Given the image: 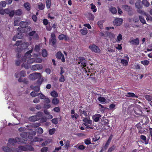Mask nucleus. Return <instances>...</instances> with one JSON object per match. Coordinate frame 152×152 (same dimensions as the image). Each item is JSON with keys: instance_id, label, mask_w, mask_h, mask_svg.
I'll use <instances>...</instances> for the list:
<instances>
[{"instance_id": "f257e3e1", "label": "nucleus", "mask_w": 152, "mask_h": 152, "mask_svg": "<svg viewBox=\"0 0 152 152\" xmlns=\"http://www.w3.org/2000/svg\"><path fill=\"white\" fill-rule=\"evenodd\" d=\"M23 136H22L23 138L22 139H20L18 137H16L15 139H10L9 140V142L7 143L8 146L10 147V145H14L17 142L18 143H26L27 141L29 139L31 142H36L38 141L37 138H34L32 140L33 138V137L31 135H30L29 133H24L23 134Z\"/></svg>"}, {"instance_id": "f03ea898", "label": "nucleus", "mask_w": 152, "mask_h": 152, "mask_svg": "<svg viewBox=\"0 0 152 152\" xmlns=\"http://www.w3.org/2000/svg\"><path fill=\"white\" fill-rule=\"evenodd\" d=\"M53 118L52 115L49 114L48 118L43 115V113L41 112H39V121L40 122H45L47 121V119H51Z\"/></svg>"}, {"instance_id": "7ed1b4c3", "label": "nucleus", "mask_w": 152, "mask_h": 152, "mask_svg": "<svg viewBox=\"0 0 152 152\" xmlns=\"http://www.w3.org/2000/svg\"><path fill=\"white\" fill-rule=\"evenodd\" d=\"M57 40L56 39V36L54 33H51V37L49 39V44L54 48L56 47V43Z\"/></svg>"}, {"instance_id": "20e7f679", "label": "nucleus", "mask_w": 152, "mask_h": 152, "mask_svg": "<svg viewBox=\"0 0 152 152\" xmlns=\"http://www.w3.org/2000/svg\"><path fill=\"white\" fill-rule=\"evenodd\" d=\"M83 121L84 122V124L86 126L87 128H89L91 129H92V128L89 127V126L92 124V121L89 118H84Z\"/></svg>"}, {"instance_id": "39448f33", "label": "nucleus", "mask_w": 152, "mask_h": 152, "mask_svg": "<svg viewBox=\"0 0 152 152\" xmlns=\"http://www.w3.org/2000/svg\"><path fill=\"white\" fill-rule=\"evenodd\" d=\"M132 38L131 37L129 41V42L132 45H139L140 41L138 38H136L134 39H132Z\"/></svg>"}, {"instance_id": "423d86ee", "label": "nucleus", "mask_w": 152, "mask_h": 152, "mask_svg": "<svg viewBox=\"0 0 152 152\" xmlns=\"http://www.w3.org/2000/svg\"><path fill=\"white\" fill-rule=\"evenodd\" d=\"M18 150H22L23 151H26L27 150L33 151L34 150L33 148L31 146L26 145V147H24L22 146H20L18 147Z\"/></svg>"}, {"instance_id": "0eeeda50", "label": "nucleus", "mask_w": 152, "mask_h": 152, "mask_svg": "<svg viewBox=\"0 0 152 152\" xmlns=\"http://www.w3.org/2000/svg\"><path fill=\"white\" fill-rule=\"evenodd\" d=\"M89 48L92 51L95 53H99L100 51L99 48L95 44H93L90 45Z\"/></svg>"}, {"instance_id": "6e6552de", "label": "nucleus", "mask_w": 152, "mask_h": 152, "mask_svg": "<svg viewBox=\"0 0 152 152\" xmlns=\"http://www.w3.org/2000/svg\"><path fill=\"white\" fill-rule=\"evenodd\" d=\"M122 8L124 10L128 12L130 15H132V8L127 5H124L122 6Z\"/></svg>"}, {"instance_id": "1a4fd4ad", "label": "nucleus", "mask_w": 152, "mask_h": 152, "mask_svg": "<svg viewBox=\"0 0 152 152\" xmlns=\"http://www.w3.org/2000/svg\"><path fill=\"white\" fill-rule=\"evenodd\" d=\"M123 19L120 18H117L115 19L113 21V24L115 26H120L123 23Z\"/></svg>"}, {"instance_id": "9d476101", "label": "nucleus", "mask_w": 152, "mask_h": 152, "mask_svg": "<svg viewBox=\"0 0 152 152\" xmlns=\"http://www.w3.org/2000/svg\"><path fill=\"white\" fill-rule=\"evenodd\" d=\"M56 58L58 59H60L61 58V60L62 62H65V61L64 56L60 51L56 53Z\"/></svg>"}, {"instance_id": "9b49d317", "label": "nucleus", "mask_w": 152, "mask_h": 152, "mask_svg": "<svg viewBox=\"0 0 152 152\" xmlns=\"http://www.w3.org/2000/svg\"><path fill=\"white\" fill-rule=\"evenodd\" d=\"M79 61L78 62L79 64H81V66H86V61L83 57H80L79 58Z\"/></svg>"}, {"instance_id": "f8f14e48", "label": "nucleus", "mask_w": 152, "mask_h": 152, "mask_svg": "<svg viewBox=\"0 0 152 152\" xmlns=\"http://www.w3.org/2000/svg\"><path fill=\"white\" fill-rule=\"evenodd\" d=\"M38 78V73H34L30 74L29 76V78L30 80H34L37 79Z\"/></svg>"}, {"instance_id": "ddd939ff", "label": "nucleus", "mask_w": 152, "mask_h": 152, "mask_svg": "<svg viewBox=\"0 0 152 152\" xmlns=\"http://www.w3.org/2000/svg\"><path fill=\"white\" fill-rule=\"evenodd\" d=\"M19 75H20V77H25L26 75L25 72L22 70L19 73L17 72L15 74V77L16 78H18Z\"/></svg>"}, {"instance_id": "4468645a", "label": "nucleus", "mask_w": 152, "mask_h": 152, "mask_svg": "<svg viewBox=\"0 0 152 152\" xmlns=\"http://www.w3.org/2000/svg\"><path fill=\"white\" fill-rule=\"evenodd\" d=\"M142 3L140 0H137L135 3L136 8L138 9L142 8Z\"/></svg>"}, {"instance_id": "2eb2a0df", "label": "nucleus", "mask_w": 152, "mask_h": 152, "mask_svg": "<svg viewBox=\"0 0 152 152\" xmlns=\"http://www.w3.org/2000/svg\"><path fill=\"white\" fill-rule=\"evenodd\" d=\"M33 49V48L32 47L31 50L27 52L25 54V56L27 58L29 59L31 57V53L32 52Z\"/></svg>"}, {"instance_id": "dca6fc26", "label": "nucleus", "mask_w": 152, "mask_h": 152, "mask_svg": "<svg viewBox=\"0 0 152 152\" xmlns=\"http://www.w3.org/2000/svg\"><path fill=\"white\" fill-rule=\"evenodd\" d=\"M37 87H36L34 88V90L31 92L30 95L32 97H35L38 95V91Z\"/></svg>"}, {"instance_id": "f3484780", "label": "nucleus", "mask_w": 152, "mask_h": 152, "mask_svg": "<svg viewBox=\"0 0 152 152\" xmlns=\"http://www.w3.org/2000/svg\"><path fill=\"white\" fill-rule=\"evenodd\" d=\"M101 117L100 114H96L94 115L92 117L93 120L95 122H98Z\"/></svg>"}, {"instance_id": "a211bd4d", "label": "nucleus", "mask_w": 152, "mask_h": 152, "mask_svg": "<svg viewBox=\"0 0 152 152\" xmlns=\"http://www.w3.org/2000/svg\"><path fill=\"white\" fill-rule=\"evenodd\" d=\"M20 18L19 17H17L15 19L14 25V26H18L20 25Z\"/></svg>"}, {"instance_id": "6ab92c4d", "label": "nucleus", "mask_w": 152, "mask_h": 152, "mask_svg": "<svg viewBox=\"0 0 152 152\" xmlns=\"http://www.w3.org/2000/svg\"><path fill=\"white\" fill-rule=\"evenodd\" d=\"M80 32L83 35H86L88 33V30L86 28L84 27L80 30Z\"/></svg>"}, {"instance_id": "aec40b11", "label": "nucleus", "mask_w": 152, "mask_h": 152, "mask_svg": "<svg viewBox=\"0 0 152 152\" xmlns=\"http://www.w3.org/2000/svg\"><path fill=\"white\" fill-rule=\"evenodd\" d=\"M104 22V20H99L97 22V24L99 27L101 29H103V24Z\"/></svg>"}, {"instance_id": "412c9836", "label": "nucleus", "mask_w": 152, "mask_h": 152, "mask_svg": "<svg viewBox=\"0 0 152 152\" xmlns=\"http://www.w3.org/2000/svg\"><path fill=\"white\" fill-rule=\"evenodd\" d=\"M90 6L91 7V9L92 10L93 12H96L97 10L96 7L93 3L91 4Z\"/></svg>"}, {"instance_id": "4be33fe9", "label": "nucleus", "mask_w": 152, "mask_h": 152, "mask_svg": "<svg viewBox=\"0 0 152 152\" xmlns=\"http://www.w3.org/2000/svg\"><path fill=\"white\" fill-rule=\"evenodd\" d=\"M51 95L54 98H56L58 96V94L55 91H53L50 93Z\"/></svg>"}, {"instance_id": "5701e85b", "label": "nucleus", "mask_w": 152, "mask_h": 152, "mask_svg": "<svg viewBox=\"0 0 152 152\" xmlns=\"http://www.w3.org/2000/svg\"><path fill=\"white\" fill-rule=\"evenodd\" d=\"M88 17L89 20L93 21L94 20V16L93 14L91 13H89L88 14Z\"/></svg>"}, {"instance_id": "b1692460", "label": "nucleus", "mask_w": 152, "mask_h": 152, "mask_svg": "<svg viewBox=\"0 0 152 152\" xmlns=\"http://www.w3.org/2000/svg\"><path fill=\"white\" fill-rule=\"evenodd\" d=\"M98 99L102 104H104L107 103L106 102V99L104 97H99L98 98Z\"/></svg>"}, {"instance_id": "393cba45", "label": "nucleus", "mask_w": 152, "mask_h": 152, "mask_svg": "<svg viewBox=\"0 0 152 152\" xmlns=\"http://www.w3.org/2000/svg\"><path fill=\"white\" fill-rule=\"evenodd\" d=\"M37 116L34 115L29 117V120L30 121L34 122L37 121Z\"/></svg>"}, {"instance_id": "a878e982", "label": "nucleus", "mask_w": 152, "mask_h": 152, "mask_svg": "<svg viewBox=\"0 0 152 152\" xmlns=\"http://www.w3.org/2000/svg\"><path fill=\"white\" fill-rule=\"evenodd\" d=\"M24 7L27 10L29 11L31 9V7L30 4L28 3H25L24 4Z\"/></svg>"}, {"instance_id": "bb28decb", "label": "nucleus", "mask_w": 152, "mask_h": 152, "mask_svg": "<svg viewBox=\"0 0 152 152\" xmlns=\"http://www.w3.org/2000/svg\"><path fill=\"white\" fill-rule=\"evenodd\" d=\"M20 27L23 28H26V22L23 21H21L20 22Z\"/></svg>"}, {"instance_id": "cd10ccee", "label": "nucleus", "mask_w": 152, "mask_h": 152, "mask_svg": "<svg viewBox=\"0 0 152 152\" xmlns=\"http://www.w3.org/2000/svg\"><path fill=\"white\" fill-rule=\"evenodd\" d=\"M113 137V135H111L109 137L108 140H107L105 145V147L107 148L108 145H109Z\"/></svg>"}, {"instance_id": "c85d7f7f", "label": "nucleus", "mask_w": 152, "mask_h": 152, "mask_svg": "<svg viewBox=\"0 0 152 152\" xmlns=\"http://www.w3.org/2000/svg\"><path fill=\"white\" fill-rule=\"evenodd\" d=\"M52 102L53 104L57 105L59 103V100L58 99L55 98L52 99Z\"/></svg>"}, {"instance_id": "c756f323", "label": "nucleus", "mask_w": 152, "mask_h": 152, "mask_svg": "<svg viewBox=\"0 0 152 152\" xmlns=\"http://www.w3.org/2000/svg\"><path fill=\"white\" fill-rule=\"evenodd\" d=\"M42 55L43 57H45L47 56L48 52L45 49H43L42 50Z\"/></svg>"}, {"instance_id": "7c9ffc66", "label": "nucleus", "mask_w": 152, "mask_h": 152, "mask_svg": "<svg viewBox=\"0 0 152 152\" xmlns=\"http://www.w3.org/2000/svg\"><path fill=\"white\" fill-rule=\"evenodd\" d=\"M133 109L135 113L138 115L140 114L141 113H142L141 111L138 109L137 107H135L133 108Z\"/></svg>"}, {"instance_id": "2f4dec72", "label": "nucleus", "mask_w": 152, "mask_h": 152, "mask_svg": "<svg viewBox=\"0 0 152 152\" xmlns=\"http://www.w3.org/2000/svg\"><path fill=\"white\" fill-rule=\"evenodd\" d=\"M142 3V4L147 7H148L150 5L149 3L147 0H143Z\"/></svg>"}, {"instance_id": "473e14b6", "label": "nucleus", "mask_w": 152, "mask_h": 152, "mask_svg": "<svg viewBox=\"0 0 152 152\" xmlns=\"http://www.w3.org/2000/svg\"><path fill=\"white\" fill-rule=\"evenodd\" d=\"M141 63L144 66H147L149 64V61L147 60H145L141 61Z\"/></svg>"}, {"instance_id": "72a5a7b5", "label": "nucleus", "mask_w": 152, "mask_h": 152, "mask_svg": "<svg viewBox=\"0 0 152 152\" xmlns=\"http://www.w3.org/2000/svg\"><path fill=\"white\" fill-rule=\"evenodd\" d=\"M51 4V0H47L46 1V7L47 9L50 8Z\"/></svg>"}, {"instance_id": "f704fd0d", "label": "nucleus", "mask_w": 152, "mask_h": 152, "mask_svg": "<svg viewBox=\"0 0 152 152\" xmlns=\"http://www.w3.org/2000/svg\"><path fill=\"white\" fill-rule=\"evenodd\" d=\"M125 96L127 97H134L135 96V95L134 93H128L125 94Z\"/></svg>"}, {"instance_id": "c9c22d12", "label": "nucleus", "mask_w": 152, "mask_h": 152, "mask_svg": "<svg viewBox=\"0 0 152 152\" xmlns=\"http://www.w3.org/2000/svg\"><path fill=\"white\" fill-rule=\"evenodd\" d=\"M110 10L111 12L113 14H115L117 12V10L115 7H111Z\"/></svg>"}, {"instance_id": "e433bc0d", "label": "nucleus", "mask_w": 152, "mask_h": 152, "mask_svg": "<svg viewBox=\"0 0 152 152\" xmlns=\"http://www.w3.org/2000/svg\"><path fill=\"white\" fill-rule=\"evenodd\" d=\"M121 63L123 64L124 66H126L128 64V61L124 59H122L121 60Z\"/></svg>"}, {"instance_id": "4c0bfd02", "label": "nucleus", "mask_w": 152, "mask_h": 152, "mask_svg": "<svg viewBox=\"0 0 152 152\" xmlns=\"http://www.w3.org/2000/svg\"><path fill=\"white\" fill-rule=\"evenodd\" d=\"M139 18L140 21L142 23L144 24H145L146 23L145 20L142 16H140L139 17Z\"/></svg>"}, {"instance_id": "58836bf2", "label": "nucleus", "mask_w": 152, "mask_h": 152, "mask_svg": "<svg viewBox=\"0 0 152 152\" xmlns=\"http://www.w3.org/2000/svg\"><path fill=\"white\" fill-rule=\"evenodd\" d=\"M15 14L16 15H20L22 14V12L21 9H19L16 11Z\"/></svg>"}, {"instance_id": "ea45409f", "label": "nucleus", "mask_w": 152, "mask_h": 152, "mask_svg": "<svg viewBox=\"0 0 152 152\" xmlns=\"http://www.w3.org/2000/svg\"><path fill=\"white\" fill-rule=\"evenodd\" d=\"M17 36V39H21L22 37H23V35L22 34V32H20L18 33L17 35H16Z\"/></svg>"}, {"instance_id": "a19ab883", "label": "nucleus", "mask_w": 152, "mask_h": 152, "mask_svg": "<svg viewBox=\"0 0 152 152\" xmlns=\"http://www.w3.org/2000/svg\"><path fill=\"white\" fill-rule=\"evenodd\" d=\"M51 121L53 124L56 125L58 123V119L57 118H54L51 120Z\"/></svg>"}, {"instance_id": "79ce46f5", "label": "nucleus", "mask_w": 152, "mask_h": 152, "mask_svg": "<svg viewBox=\"0 0 152 152\" xmlns=\"http://www.w3.org/2000/svg\"><path fill=\"white\" fill-rule=\"evenodd\" d=\"M122 39V36L121 34H119L118 36L117 37V42H119Z\"/></svg>"}, {"instance_id": "37998d69", "label": "nucleus", "mask_w": 152, "mask_h": 152, "mask_svg": "<svg viewBox=\"0 0 152 152\" xmlns=\"http://www.w3.org/2000/svg\"><path fill=\"white\" fill-rule=\"evenodd\" d=\"M45 7V5L43 4L42 3H41L40 4H39V9L42 10Z\"/></svg>"}, {"instance_id": "c03bdc74", "label": "nucleus", "mask_w": 152, "mask_h": 152, "mask_svg": "<svg viewBox=\"0 0 152 152\" xmlns=\"http://www.w3.org/2000/svg\"><path fill=\"white\" fill-rule=\"evenodd\" d=\"M39 83H41L43 81V79L42 78L41 74L40 73H39Z\"/></svg>"}, {"instance_id": "a18cd8bd", "label": "nucleus", "mask_w": 152, "mask_h": 152, "mask_svg": "<svg viewBox=\"0 0 152 152\" xmlns=\"http://www.w3.org/2000/svg\"><path fill=\"white\" fill-rule=\"evenodd\" d=\"M46 29L49 31H51L52 28V27L50 26V23L46 26Z\"/></svg>"}, {"instance_id": "49530a36", "label": "nucleus", "mask_w": 152, "mask_h": 152, "mask_svg": "<svg viewBox=\"0 0 152 152\" xmlns=\"http://www.w3.org/2000/svg\"><path fill=\"white\" fill-rule=\"evenodd\" d=\"M56 131V129L54 128L50 129L49 131V133L50 135H52L54 134Z\"/></svg>"}, {"instance_id": "de8ad7c7", "label": "nucleus", "mask_w": 152, "mask_h": 152, "mask_svg": "<svg viewBox=\"0 0 152 152\" xmlns=\"http://www.w3.org/2000/svg\"><path fill=\"white\" fill-rule=\"evenodd\" d=\"M115 105L113 104H111L109 106V109L111 110H113L115 109Z\"/></svg>"}, {"instance_id": "09e8293b", "label": "nucleus", "mask_w": 152, "mask_h": 152, "mask_svg": "<svg viewBox=\"0 0 152 152\" xmlns=\"http://www.w3.org/2000/svg\"><path fill=\"white\" fill-rule=\"evenodd\" d=\"M137 12L138 13H140V14H142V15H146V13L141 10H140V9L138 10H137Z\"/></svg>"}, {"instance_id": "8fccbe9b", "label": "nucleus", "mask_w": 152, "mask_h": 152, "mask_svg": "<svg viewBox=\"0 0 152 152\" xmlns=\"http://www.w3.org/2000/svg\"><path fill=\"white\" fill-rule=\"evenodd\" d=\"M145 98L148 101H151L152 100V96H151L146 95L145 96Z\"/></svg>"}, {"instance_id": "3c124183", "label": "nucleus", "mask_w": 152, "mask_h": 152, "mask_svg": "<svg viewBox=\"0 0 152 152\" xmlns=\"http://www.w3.org/2000/svg\"><path fill=\"white\" fill-rule=\"evenodd\" d=\"M65 35L64 34H60L58 37V38L60 40H63L64 39Z\"/></svg>"}, {"instance_id": "603ef678", "label": "nucleus", "mask_w": 152, "mask_h": 152, "mask_svg": "<svg viewBox=\"0 0 152 152\" xmlns=\"http://www.w3.org/2000/svg\"><path fill=\"white\" fill-rule=\"evenodd\" d=\"M84 142L86 144L88 145L91 143V139L90 138L86 139L85 140Z\"/></svg>"}, {"instance_id": "864d4df0", "label": "nucleus", "mask_w": 152, "mask_h": 152, "mask_svg": "<svg viewBox=\"0 0 152 152\" xmlns=\"http://www.w3.org/2000/svg\"><path fill=\"white\" fill-rule=\"evenodd\" d=\"M48 148L47 147H44L42 148L41 150V151L42 152H46L48 150Z\"/></svg>"}, {"instance_id": "5fc2aeb1", "label": "nucleus", "mask_w": 152, "mask_h": 152, "mask_svg": "<svg viewBox=\"0 0 152 152\" xmlns=\"http://www.w3.org/2000/svg\"><path fill=\"white\" fill-rule=\"evenodd\" d=\"M43 23L44 25L46 26L48 25L49 23L48 21L46 19H45L43 20Z\"/></svg>"}, {"instance_id": "6e6d98bb", "label": "nucleus", "mask_w": 152, "mask_h": 152, "mask_svg": "<svg viewBox=\"0 0 152 152\" xmlns=\"http://www.w3.org/2000/svg\"><path fill=\"white\" fill-rule=\"evenodd\" d=\"M59 81L60 82H63L64 81V77L63 75H61V77L59 78Z\"/></svg>"}, {"instance_id": "4d7b16f0", "label": "nucleus", "mask_w": 152, "mask_h": 152, "mask_svg": "<svg viewBox=\"0 0 152 152\" xmlns=\"http://www.w3.org/2000/svg\"><path fill=\"white\" fill-rule=\"evenodd\" d=\"M15 14V12L14 10L10 11V13H9V16L11 17H13Z\"/></svg>"}, {"instance_id": "13d9d810", "label": "nucleus", "mask_w": 152, "mask_h": 152, "mask_svg": "<svg viewBox=\"0 0 152 152\" xmlns=\"http://www.w3.org/2000/svg\"><path fill=\"white\" fill-rule=\"evenodd\" d=\"M39 97H40L42 99H44L46 96H45L41 93H39Z\"/></svg>"}, {"instance_id": "bf43d9fd", "label": "nucleus", "mask_w": 152, "mask_h": 152, "mask_svg": "<svg viewBox=\"0 0 152 152\" xmlns=\"http://www.w3.org/2000/svg\"><path fill=\"white\" fill-rule=\"evenodd\" d=\"M23 49V48H22L18 47L16 48V51L18 53H20L22 51Z\"/></svg>"}, {"instance_id": "052dcab7", "label": "nucleus", "mask_w": 152, "mask_h": 152, "mask_svg": "<svg viewBox=\"0 0 152 152\" xmlns=\"http://www.w3.org/2000/svg\"><path fill=\"white\" fill-rule=\"evenodd\" d=\"M22 41H16L15 44V45L16 46H18L21 44L22 43Z\"/></svg>"}, {"instance_id": "680f3d73", "label": "nucleus", "mask_w": 152, "mask_h": 152, "mask_svg": "<svg viewBox=\"0 0 152 152\" xmlns=\"http://www.w3.org/2000/svg\"><path fill=\"white\" fill-rule=\"evenodd\" d=\"M51 107V106L50 104H44V108L45 109H48Z\"/></svg>"}, {"instance_id": "e2e57ef3", "label": "nucleus", "mask_w": 152, "mask_h": 152, "mask_svg": "<svg viewBox=\"0 0 152 152\" xmlns=\"http://www.w3.org/2000/svg\"><path fill=\"white\" fill-rule=\"evenodd\" d=\"M78 116V115L77 114H75L74 115H72L71 117L73 120H76Z\"/></svg>"}, {"instance_id": "0e129e2a", "label": "nucleus", "mask_w": 152, "mask_h": 152, "mask_svg": "<svg viewBox=\"0 0 152 152\" xmlns=\"http://www.w3.org/2000/svg\"><path fill=\"white\" fill-rule=\"evenodd\" d=\"M2 7H5L6 5V2L5 1H2L1 2Z\"/></svg>"}, {"instance_id": "69168bd1", "label": "nucleus", "mask_w": 152, "mask_h": 152, "mask_svg": "<svg viewBox=\"0 0 152 152\" xmlns=\"http://www.w3.org/2000/svg\"><path fill=\"white\" fill-rule=\"evenodd\" d=\"M108 35L109 37L111 38H114L115 37V35L113 33L111 32L109 33Z\"/></svg>"}, {"instance_id": "338daca9", "label": "nucleus", "mask_w": 152, "mask_h": 152, "mask_svg": "<svg viewBox=\"0 0 152 152\" xmlns=\"http://www.w3.org/2000/svg\"><path fill=\"white\" fill-rule=\"evenodd\" d=\"M44 99L45 100V102L47 103H49L50 102V100L48 97L46 96Z\"/></svg>"}, {"instance_id": "774afa93", "label": "nucleus", "mask_w": 152, "mask_h": 152, "mask_svg": "<svg viewBox=\"0 0 152 152\" xmlns=\"http://www.w3.org/2000/svg\"><path fill=\"white\" fill-rule=\"evenodd\" d=\"M36 31H32L31 32H30L29 34L28 35L30 36H33L34 34H35Z\"/></svg>"}]
</instances>
